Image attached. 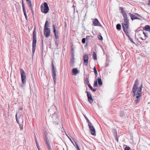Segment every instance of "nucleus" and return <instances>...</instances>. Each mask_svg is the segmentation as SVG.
Listing matches in <instances>:
<instances>
[{"instance_id":"nucleus-1","label":"nucleus","mask_w":150,"mask_h":150,"mask_svg":"<svg viewBox=\"0 0 150 150\" xmlns=\"http://www.w3.org/2000/svg\"><path fill=\"white\" fill-rule=\"evenodd\" d=\"M137 82V81H136L132 89V96L136 103H139L141 99L142 87V85L139 86Z\"/></svg>"},{"instance_id":"nucleus-2","label":"nucleus","mask_w":150,"mask_h":150,"mask_svg":"<svg viewBox=\"0 0 150 150\" xmlns=\"http://www.w3.org/2000/svg\"><path fill=\"white\" fill-rule=\"evenodd\" d=\"M122 13L124 18V22L122 23V27L125 34L129 37L128 30L129 27V22L127 20V15L124 11H122Z\"/></svg>"},{"instance_id":"nucleus-3","label":"nucleus","mask_w":150,"mask_h":150,"mask_svg":"<svg viewBox=\"0 0 150 150\" xmlns=\"http://www.w3.org/2000/svg\"><path fill=\"white\" fill-rule=\"evenodd\" d=\"M36 32L35 27L33 32V40L32 43V53L34 54L35 50L36 42Z\"/></svg>"},{"instance_id":"nucleus-4","label":"nucleus","mask_w":150,"mask_h":150,"mask_svg":"<svg viewBox=\"0 0 150 150\" xmlns=\"http://www.w3.org/2000/svg\"><path fill=\"white\" fill-rule=\"evenodd\" d=\"M41 12L44 13L46 14L49 10V7L47 2L43 3L40 6Z\"/></svg>"},{"instance_id":"nucleus-5","label":"nucleus","mask_w":150,"mask_h":150,"mask_svg":"<svg viewBox=\"0 0 150 150\" xmlns=\"http://www.w3.org/2000/svg\"><path fill=\"white\" fill-rule=\"evenodd\" d=\"M20 71L22 83L23 84L25 85L26 82V76L25 75V73L23 70L22 69H20Z\"/></svg>"},{"instance_id":"nucleus-6","label":"nucleus","mask_w":150,"mask_h":150,"mask_svg":"<svg viewBox=\"0 0 150 150\" xmlns=\"http://www.w3.org/2000/svg\"><path fill=\"white\" fill-rule=\"evenodd\" d=\"M52 78L54 84L55 83L56 81V69L54 67V66L53 62H52Z\"/></svg>"},{"instance_id":"nucleus-7","label":"nucleus","mask_w":150,"mask_h":150,"mask_svg":"<svg viewBox=\"0 0 150 150\" xmlns=\"http://www.w3.org/2000/svg\"><path fill=\"white\" fill-rule=\"evenodd\" d=\"M84 116L87 122L88 123V125L89 127L91 133V134L94 136V126L90 122L88 118L84 115Z\"/></svg>"},{"instance_id":"nucleus-8","label":"nucleus","mask_w":150,"mask_h":150,"mask_svg":"<svg viewBox=\"0 0 150 150\" xmlns=\"http://www.w3.org/2000/svg\"><path fill=\"white\" fill-rule=\"evenodd\" d=\"M52 117L53 119V123L55 125L58 124L59 120L58 118V116H57L56 114L55 113H54Z\"/></svg>"},{"instance_id":"nucleus-9","label":"nucleus","mask_w":150,"mask_h":150,"mask_svg":"<svg viewBox=\"0 0 150 150\" xmlns=\"http://www.w3.org/2000/svg\"><path fill=\"white\" fill-rule=\"evenodd\" d=\"M85 92L87 93L88 100L89 102L91 104L93 102V99H92V96L90 92L87 91H86Z\"/></svg>"},{"instance_id":"nucleus-10","label":"nucleus","mask_w":150,"mask_h":150,"mask_svg":"<svg viewBox=\"0 0 150 150\" xmlns=\"http://www.w3.org/2000/svg\"><path fill=\"white\" fill-rule=\"evenodd\" d=\"M129 14L131 17V19L132 20L134 19H139L138 17L139 16V15L137 13H136L134 14L133 15L131 13H129Z\"/></svg>"},{"instance_id":"nucleus-11","label":"nucleus","mask_w":150,"mask_h":150,"mask_svg":"<svg viewBox=\"0 0 150 150\" xmlns=\"http://www.w3.org/2000/svg\"><path fill=\"white\" fill-rule=\"evenodd\" d=\"M44 33L45 36L46 37H48L50 35V28H49L48 29L45 30V28H44Z\"/></svg>"},{"instance_id":"nucleus-12","label":"nucleus","mask_w":150,"mask_h":150,"mask_svg":"<svg viewBox=\"0 0 150 150\" xmlns=\"http://www.w3.org/2000/svg\"><path fill=\"white\" fill-rule=\"evenodd\" d=\"M53 29L54 32V35L55 39L56 40H57V39L59 38V36L57 34L56 30L55 28V25L54 24H53L52 25Z\"/></svg>"},{"instance_id":"nucleus-13","label":"nucleus","mask_w":150,"mask_h":150,"mask_svg":"<svg viewBox=\"0 0 150 150\" xmlns=\"http://www.w3.org/2000/svg\"><path fill=\"white\" fill-rule=\"evenodd\" d=\"M88 57L87 54H85L83 56V60L85 65H88Z\"/></svg>"},{"instance_id":"nucleus-14","label":"nucleus","mask_w":150,"mask_h":150,"mask_svg":"<svg viewBox=\"0 0 150 150\" xmlns=\"http://www.w3.org/2000/svg\"><path fill=\"white\" fill-rule=\"evenodd\" d=\"M94 26H100L103 28L98 20L96 18L94 19Z\"/></svg>"},{"instance_id":"nucleus-15","label":"nucleus","mask_w":150,"mask_h":150,"mask_svg":"<svg viewBox=\"0 0 150 150\" xmlns=\"http://www.w3.org/2000/svg\"><path fill=\"white\" fill-rule=\"evenodd\" d=\"M71 52L72 53V59H71V63H72V64H74V52H73V49H72L71 50Z\"/></svg>"},{"instance_id":"nucleus-16","label":"nucleus","mask_w":150,"mask_h":150,"mask_svg":"<svg viewBox=\"0 0 150 150\" xmlns=\"http://www.w3.org/2000/svg\"><path fill=\"white\" fill-rule=\"evenodd\" d=\"M49 23L47 21H46L44 27V28H45V30L49 29V28H48V27H49Z\"/></svg>"},{"instance_id":"nucleus-17","label":"nucleus","mask_w":150,"mask_h":150,"mask_svg":"<svg viewBox=\"0 0 150 150\" xmlns=\"http://www.w3.org/2000/svg\"><path fill=\"white\" fill-rule=\"evenodd\" d=\"M27 1V4L28 7L32 10L31 2L30 0H26Z\"/></svg>"},{"instance_id":"nucleus-18","label":"nucleus","mask_w":150,"mask_h":150,"mask_svg":"<svg viewBox=\"0 0 150 150\" xmlns=\"http://www.w3.org/2000/svg\"><path fill=\"white\" fill-rule=\"evenodd\" d=\"M72 71V73L75 75H76L78 72V70L77 68H74L73 69Z\"/></svg>"},{"instance_id":"nucleus-19","label":"nucleus","mask_w":150,"mask_h":150,"mask_svg":"<svg viewBox=\"0 0 150 150\" xmlns=\"http://www.w3.org/2000/svg\"><path fill=\"white\" fill-rule=\"evenodd\" d=\"M45 142L47 145L50 144L49 142V140L47 137L45 136V138H44Z\"/></svg>"},{"instance_id":"nucleus-20","label":"nucleus","mask_w":150,"mask_h":150,"mask_svg":"<svg viewBox=\"0 0 150 150\" xmlns=\"http://www.w3.org/2000/svg\"><path fill=\"white\" fill-rule=\"evenodd\" d=\"M144 29L146 31H148L149 33H150V28L149 26L147 25H146L144 28Z\"/></svg>"},{"instance_id":"nucleus-21","label":"nucleus","mask_w":150,"mask_h":150,"mask_svg":"<svg viewBox=\"0 0 150 150\" xmlns=\"http://www.w3.org/2000/svg\"><path fill=\"white\" fill-rule=\"evenodd\" d=\"M23 11L25 19L27 21H28V17L26 13L25 9L23 10Z\"/></svg>"},{"instance_id":"nucleus-22","label":"nucleus","mask_w":150,"mask_h":150,"mask_svg":"<svg viewBox=\"0 0 150 150\" xmlns=\"http://www.w3.org/2000/svg\"><path fill=\"white\" fill-rule=\"evenodd\" d=\"M74 142H75V145H76V146H75V145H74V146L75 147H76V148L77 149V150H80L79 148V146L78 145V144H77V142H76L74 141Z\"/></svg>"},{"instance_id":"nucleus-23","label":"nucleus","mask_w":150,"mask_h":150,"mask_svg":"<svg viewBox=\"0 0 150 150\" xmlns=\"http://www.w3.org/2000/svg\"><path fill=\"white\" fill-rule=\"evenodd\" d=\"M98 80L99 85L100 86L101 85L102 83L101 79L100 78H98Z\"/></svg>"},{"instance_id":"nucleus-24","label":"nucleus","mask_w":150,"mask_h":150,"mask_svg":"<svg viewBox=\"0 0 150 150\" xmlns=\"http://www.w3.org/2000/svg\"><path fill=\"white\" fill-rule=\"evenodd\" d=\"M116 28L117 30H120L121 29V25L119 24H117L116 26Z\"/></svg>"},{"instance_id":"nucleus-25","label":"nucleus","mask_w":150,"mask_h":150,"mask_svg":"<svg viewBox=\"0 0 150 150\" xmlns=\"http://www.w3.org/2000/svg\"><path fill=\"white\" fill-rule=\"evenodd\" d=\"M21 1H22V6L23 9V10L25 9V4L24 3L23 0H21Z\"/></svg>"},{"instance_id":"nucleus-26","label":"nucleus","mask_w":150,"mask_h":150,"mask_svg":"<svg viewBox=\"0 0 150 150\" xmlns=\"http://www.w3.org/2000/svg\"><path fill=\"white\" fill-rule=\"evenodd\" d=\"M88 87L90 88L93 91H94V88H93V87L91 86V84L89 83L88 84Z\"/></svg>"},{"instance_id":"nucleus-27","label":"nucleus","mask_w":150,"mask_h":150,"mask_svg":"<svg viewBox=\"0 0 150 150\" xmlns=\"http://www.w3.org/2000/svg\"><path fill=\"white\" fill-rule=\"evenodd\" d=\"M84 82L86 84L88 85V84H89V81H88V78H86L85 79Z\"/></svg>"},{"instance_id":"nucleus-28","label":"nucleus","mask_w":150,"mask_h":150,"mask_svg":"<svg viewBox=\"0 0 150 150\" xmlns=\"http://www.w3.org/2000/svg\"><path fill=\"white\" fill-rule=\"evenodd\" d=\"M59 40H56L55 41V44L57 47H58L59 45Z\"/></svg>"},{"instance_id":"nucleus-29","label":"nucleus","mask_w":150,"mask_h":150,"mask_svg":"<svg viewBox=\"0 0 150 150\" xmlns=\"http://www.w3.org/2000/svg\"><path fill=\"white\" fill-rule=\"evenodd\" d=\"M16 122H17L19 125L20 124V123L19 122V120H18V117H17V114L16 113Z\"/></svg>"},{"instance_id":"nucleus-30","label":"nucleus","mask_w":150,"mask_h":150,"mask_svg":"<svg viewBox=\"0 0 150 150\" xmlns=\"http://www.w3.org/2000/svg\"><path fill=\"white\" fill-rule=\"evenodd\" d=\"M47 132L46 131L44 132V138H45V136L46 137H47Z\"/></svg>"},{"instance_id":"nucleus-31","label":"nucleus","mask_w":150,"mask_h":150,"mask_svg":"<svg viewBox=\"0 0 150 150\" xmlns=\"http://www.w3.org/2000/svg\"><path fill=\"white\" fill-rule=\"evenodd\" d=\"M86 38H83L82 40V42L83 43H85L86 42Z\"/></svg>"},{"instance_id":"nucleus-32","label":"nucleus","mask_w":150,"mask_h":150,"mask_svg":"<svg viewBox=\"0 0 150 150\" xmlns=\"http://www.w3.org/2000/svg\"><path fill=\"white\" fill-rule=\"evenodd\" d=\"M92 38V37L88 36H86V39L87 41L88 40L91 39Z\"/></svg>"},{"instance_id":"nucleus-33","label":"nucleus","mask_w":150,"mask_h":150,"mask_svg":"<svg viewBox=\"0 0 150 150\" xmlns=\"http://www.w3.org/2000/svg\"><path fill=\"white\" fill-rule=\"evenodd\" d=\"M42 53L43 52V40L42 39Z\"/></svg>"},{"instance_id":"nucleus-34","label":"nucleus","mask_w":150,"mask_h":150,"mask_svg":"<svg viewBox=\"0 0 150 150\" xmlns=\"http://www.w3.org/2000/svg\"><path fill=\"white\" fill-rule=\"evenodd\" d=\"M98 39L100 40H103V38L102 36L100 35L98 36Z\"/></svg>"},{"instance_id":"nucleus-35","label":"nucleus","mask_w":150,"mask_h":150,"mask_svg":"<svg viewBox=\"0 0 150 150\" xmlns=\"http://www.w3.org/2000/svg\"><path fill=\"white\" fill-rule=\"evenodd\" d=\"M125 150H131V149L129 146H126L125 148Z\"/></svg>"},{"instance_id":"nucleus-36","label":"nucleus","mask_w":150,"mask_h":150,"mask_svg":"<svg viewBox=\"0 0 150 150\" xmlns=\"http://www.w3.org/2000/svg\"><path fill=\"white\" fill-rule=\"evenodd\" d=\"M20 128L21 130H22L23 129V125H21V124H20L19 125Z\"/></svg>"},{"instance_id":"nucleus-37","label":"nucleus","mask_w":150,"mask_h":150,"mask_svg":"<svg viewBox=\"0 0 150 150\" xmlns=\"http://www.w3.org/2000/svg\"><path fill=\"white\" fill-rule=\"evenodd\" d=\"M94 73L95 74V75L96 76L97 74V70H96L95 67H94Z\"/></svg>"},{"instance_id":"nucleus-38","label":"nucleus","mask_w":150,"mask_h":150,"mask_svg":"<svg viewBox=\"0 0 150 150\" xmlns=\"http://www.w3.org/2000/svg\"><path fill=\"white\" fill-rule=\"evenodd\" d=\"M143 33L146 37H148L147 33L146 32H143Z\"/></svg>"},{"instance_id":"nucleus-39","label":"nucleus","mask_w":150,"mask_h":150,"mask_svg":"<svg viewBox=\"0 0 150 150\" xmlns=\"http://www.w3.org/2000/svg\"><path fill=\"white\" fill-rule=\"evenodd\" d=\"M67 137H68V138H69V140H70V141L71 142H72V143L73 144H74V143L72 141V140H71V139L66 134Z\"/></svg>"},{"instance_id":"nucleus-40","label":"nucleus","mask_w":150,"mask_h":150,"mask_svg":"<svg viewBox=\"0 0 150 150\" xmlns=\"http://www.w3.org/2000/svg\"><path fill=\"white\" fill-rule=\"evenodd\" d=\"M47 147L48 148L49 150H51V148L50 146V144L47 145Z\"/></svg>"},{"instance_id":"nucleus-41","label":"nucleus","mask_w":150,"mask_h":150,"mask_svg":"<svg viewBox=\"0 0 150 150\" xmlns=\"http://www.w3.org/2000/svg\"><path fill=\"white\" fill-rule=\"evenodd\" d=\"M98 86V83L96 81L94 82V86Z\"/></svg>"},{"instance_id":"nucleus-42","label":"nucleus","mask_w":150,"mask_h":150,"mask_svg":"<svg viewBox=\"0 0 150 150\" xmlns=\"http://www.w3.org/2000/svg\"><path fill=\"white\" fill-rule=\"evenodd\" d=\"M35 143H36V145H38L39 144L37 142V140L35 137Z\"/></svg>"},{"instance_id":"nucleus-43","label":"nucleus","mask_w":150,"mask_h":150,"mask_svg":"<svg viewBox=\"0 0 150 150\" xmlns=\"http://www.w3.org/2000/svg\"><path fill=\"white\" fill-rule=\"evenodd\" d=\"M96 54H95V53L94 52V60H96Z\"/></svg>"},{"instance_id":"nucleus-44","label":"nucleus","mask_w":150,"mask_h":150,"mask_svg":"<svg viewBox=\"0 0 150 150\" xmlns=\"http://www.w3.org/2000/svg\"><path fill=\"white\" fill-rule=\"evenodd\" d=\"M37 148L38 150H41L40 148L39 144L38 145H36Z\"/></svg>"},{"instance_id":"nucleus-45","label":"nucleus","mask_w":150,"mask_h":150,"mask_svg":"<svg viewBox=\"0 0 150 150\" xmlns=\"http://www.w3.org/2000/svg\"><path fill=\"white\" fill-rule=\"evenodd\" d=\"M31 11H32V14L33 15V14L34 13V11L33 10V8H32V10H31Z\"/></svg>"},{"instance_id":"nucleus-46","label":"nucleus","mask_w":150,"mask_h":150,"mask_svg":"<svg viewBox=\"0 0 150 150\" xmlns=\"http://www.w3.org/2000/svg\"><path fill=\"white\" fill-rule=\"evenodd\" d=\"M19 110H22V109H23V108H22L21 106H20L19 107Z\"/></svg>"},{"instance_id":"nucleus-47","label":"nucleus","mask_w":150,"mask_h":150,"mask_svg":"<svg viewBox=\"0 0 150 150\" xmlns=\"http://www.w3.org/2000/svg\"><path fill=\"white\" fill-rule=\"evenodd\" d=\"M92 57L94 59V52H92Z\"/></svg>"},{"instance_id":"nucleus-48","label":"nucleus","mask_w":150,"mask_h":150,"mask_svg":"<svg viewBox=\"0 0 150 150\" xmlns=\"http://www.w3.org/2000/svg\"><path fill=\"white\" fill-rule=\"evenodd\" d=\"M92 20H93V21H92V25H94V19L93 20V19H92Z\"/></svg>"},{"instance_id":"nucleus-49","label":"nucleus","mask_w":150,"mask_h":150,"mask_svg":"<svg viewBox=\"0 0 150 150\" xmlns=\"http://www.w3.org/2000/svg\"><path fill=\"white\" fill-rule=\"evenodd\" d=\"M148 5H150V0H149V3L148 4Z\"/></svg>"},{"instance_id":"nucleus-50","label":"nucleus","mask_w":150,"mask_h":150,"mask_svg":"<svg viewBox=\"0 0 150 150\" xmlns=\"http://www.w3.org/2000/svg\"><path fill=\"white\" fill-rule=\"evenodd\" d=\"M21 86H22V87H24V84H23V85H22H22H21Z\"/></svg>"},{"instance_id":"nucleus-51","label":"nucleus","mask_w":150,"mask_h":150,"mask_svg":"<svg viewBox=\"0 0 150 150\" xmlns=\"http://www.w3.org/2000/svg\"><path fill=\"white\" fill-rule=\"evenodd\" d=\"M94 136L96 135L95 131V129H94Z\"/></svg>"},{"instance_id":"nucleus-52","label":"nucleus","mask_w":150,"mask_h":150,"mask_svg":"<svg viewBox=\"0 0 150 150\" xmlns=\"http://www.w3.org/2000/svg\"><path fill=\"white\" fill-rule=\"evenodd\" d=\"M86 91H87V87L86 88Z\"/></svg>"},{"instance_id":"nucleus-53","label":"nucleus","mask_w":150,"mask_h":150,"mask_svg":"<svg viewBox=\"0 0 150 150\" xmlns=\"http://www.w3.org/2000/svg\"><path fill=\"white\" fill-rule=\"evenodd\" d=\"M72 7L74 8V5H73V6Z\"/></svg>"},{"instance_id":"nucleus-54","label":"nucleus","mask_w":150,"mask_h":150,"mask_svg":"<svg viewBox=\"0 0 150 150\" xmlns=\"http://www.w3.org/2000/svg\"><path fill=\"white\" fill-rule=\"evenodd\" d=\"M94 92L95 91V89H94Z\"/></svg>"}]
</instances>
